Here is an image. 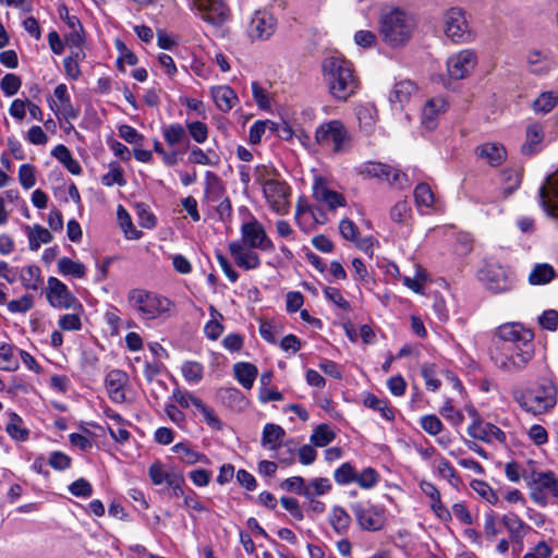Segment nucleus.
<instances>
[{"instance_id": "f257e3e1", "label": "nucleus", "mask_w": 558, "mask_h": 558, "mask_svg": "<svg viewBox=\"0 0 558 558\" xmlns=\"http://www.w3.org/2000/svg\"><path fill=\"white\" fill-rule=\"evenodd\" d=\"M533 338L534 333L519 323L500 325L490 348L492 360L502 371L524 368L534 355Z\"/></svg>"}, {"instance_id": "f03ea898", "label": "nucleus", "mask_w": 558, "mask_h": 558, "mask_svg": "<svg viewBox=\"0 0 558 558\" xmlns=\"http://www.w3.org/2000/svg\"><path fill=\"white\" fill-rule=\"evenodd\" d=\"M323 80L330 96L338 101H347L359 89V78L352 63L341 54H331L322 62Z\"/></svg>"}, {"instance_id": "7ed1b4c3", "label": "nucleus", "mask_w": 558, "mask_h": 558, "mask_svg": "<svg viewBox=\"0 0 558 558\" xmlns=\"http://www.w3.org/2000/svg\"><path fill=\"white\" fill-rule=\"evenodd\" d=\"M415 16L398 7L380 13L378 33L381 40L390 48L399 49L407 46L416 29Z\"/></svg>"}, {"instance_id": "20e7f679", "label": "nucleus", "mask_w": 558, "mask_h": 558, "mask_svg": "<svg viewBox=\"0 0 558 558\" xmlns=\"http://www.w3.org/2000/svg\"><path fill=\"white\" fill-rule=\"evenodd\" d=\"M269 170L265 166L255 168V182L262 186L263 195L269 208L277 215L284 216L290 211L291 187L284 181L269 178Z\"/></svg>"}, {"instance_id": "39448f33", "label": "nucleus", "mask_w": 558, "mask_h": 558, "mask_svg": "<svg viewBox=\"0 0 558 558\" xmlns=\"http://www.w3.org/2000/svg\"><path fill=\"white\" fill-rule=\"evenodd\" d=\"M128 302L145 320L169 316L173 306L169 299L141 288L132 289L128 293Z\"/></svg>"}, {"instance_id": "423d86ee", "label": "nucleus", "mask_w": 558, "mask_h": 558, "mask_svg": "<svg viewBox=\"0 0 558 558\" xmlns=\"http://www.w3.org/2000/svg\"><path fill=\"white\" fill-rule=\"evenodd\" d=\"M514 400L524 411L542 414L556 405L557 388L551 380L542 379L536 387L515 392Z\"/></svg>"}, {"instance_id": "0eeeda50", "label": "nucleus", "mask_w": 558, "mask_h": 558, "mask_svg": "<svg viewBox=\"0 0 558 558\" xmlns=\"http://www.w3.org/2000/svg\"><path fill=\"white\" fill-rule=\"evenodd\" d=\"M477 276L485 288L496 294L510 292L515 284L514 274L494 260H486Z\"/></svg>"}, {"instance_id": "6e6552de", "label": "nucleus", "mask_w": 558, "mask_h": 558, "mask_svg": "<svg viewBox=\"0 0 558 558\" xmlns=\"http://www.w3.org/2000/svg\"><path fill=\"white\" fill-rule=\"evenodd\" d=\"M316 143L333 153H343L350 142V135L340 120H330L322 123L315 131Z\"/></svg>"}, {"instance_id": "1a4fd4ad", "label": "nucleus", "mask_w": 558, "mask_h": 558, "mask_svg": "<svg viewBox=\"0 0 558 558\" xmlns=\"http://www.w3.org/2000/svg\"><path fill=\"white\" fill-rule=\"evenodd\" d=\"M349 507L361 530L376 532L384 527L386 523L384 508L372 504L369 500L354 501Z\"/></svg>"}, {"instance_id": "9d476101", "label": "nucleus", "mask_w": 558, "mask_h": 558, "mask_svg": "<svg viewBox=\"0 0 558 558\" xmlns=\"http://www.w3.org/2000/svg\"><path fill=\"white\" fill-rule=\"evenodd\" d=\"M529 486L531 499L541 507L549 504V496L558 499V476L553 471L534 472Z\"/></svg>"}, {"instance_id": "9b49d317", "label": "nucleus", "mask_w": 558, "mask_h": 558, "mask_svg": "<svg viewBox=\"0 0 558 558\" xmlns=\"http://www.w3.org/2000/svg\"><path fill=\"white\" fill-rule=\"evenodd\" d=\"M240 232V242L243 243V246L265 252H272L275 250L274 242L267 235L264 226L255 217H252L250 221L243 222Z\"/></svg>"}, {"instance_id": "f8f14e48", "label": "nucleus", "mask_w": 558, "mask_h": 558, "mask_svg": "<svg viewBox=\"0 0 558 558\" xmlns=\"http://www.w3.org/2000/svg\"><path fill=\"white\" fill-rule=\"evenodd\" d=\"M48 303L54 308L70 310L82 307L68 286L56 277H49L45 290Z\"/></svg>"}, {"instance_id": "ddd939ff", "label": "nucleus", "mask_w": 558, "mask_h": 558, "mask_svg": "<svg viewBox=\"0 0 558 558\" xmlns=\"http://www.w3.org/2000/svg\"><path fill=\"white\" fill-rule=\"evenodd\" d=\"M444 32L454 43H464L469 39V25L465 11L460 7H452L444 13Z\"/></svg>"}, {"instance_id": "4468645a", "label": "nucleus", "mask_w": 558, "mask_h": 558, "mask_svg": "<svg viewBox=\"0 0 558 558\" xmlns=\"http://www.w3.org/2000/svg\"><path fill=\"white\" fill-rule=\"evenodd\" d=\"M360 173L368 178L387 180L391 185L398 189L409 186L407 174L400 170L381 162H365L360 167Z\"/></svg>"}, {"instance_id": "2eb2a0df", "label": "nucleus", "mask_w": 558, "mask_h": 558, "mask_svg": "<svg viewBox=\"0 0 558 558\" xmlns=\"http://www.w3.org/2000/svg\"><path fill=\"white\" fill-rule=\"evenodd\" d=\"M192 4L214 26H221L230 19V9L222 0H192Z\"/></svg>"}, {"instance_id": "dca6fc26", "label": "nucleus", "mask_w": 558, "mask_h": 558, "mask_svg": "<svg viewBox=\"0 0 558 558\" xmlns=\"http://www.w3.org/2000/svg\"><path fill=\"white\" fill-rule=\"evenodd\" d=\"M477 64V56L472 49H463L451 54L447 60V71L451 78L463 80Z\"/></svg>"}, {"instance_id": "f3484780", "label": "nucleus", "mask_w": 558, "mask_h": 558, "mask_svg": "<svg viewBox=\"0 0 558 558\" xmlns=\"http://www.w3.org/2000/svg\"><path fill=\"white\" fill-rule=\"evenodd\" d=\"M529 73L546 76L557 68V62L549 49H530L525 56Z\"/></svg>"}, {"instance_id": "a211bd4d", "label": "nucleus", "mask_w": 558, "mask_h": 558, "mask_svg": "<svg viewBox=\"0 0 558 558\" xmlns=\"http://www.w3.org/2000/svg\"><path fill=\"white\" fill-rule=\"evenodd\" d=\"M276 19L267 11H255L247 26V34L252 39H268L276 29Z\"/></svg>"}, {"instance_id": "6ab92c4d", "label": "nucleus", "mask_w": 558, "mask_h": 558, "mask_svg": "<svg viewBox=\"0 0 558 558\" xmlns=\"http://www.w3.org/2000/svg\"><path fill=\"white\" fill-rule=\"evenodd\" d=\"M228 248L238 267L244 270H253L260 267L262 262L259 255L254 251L255 248L243 246V243L239 240L230 242Z\"/></svg>"}, {"instance_id": "aec40b11", "label": "nucleus", "mask_w": 558, "mask_h": 558, "mask_svg": "<svg viewBox=\"0 0 558 558\" xmlns=\"http://www.w3.org/2000/svg\"><path fill=\"white\" fill-rule=\"evenodd\" d=\"M539 204L546 214L558 220V172L547 179L538 191Z\"/></svg>"}, {"instance_id": "412c9836", "label": "nucleus", "mask_w": 558, "mask_h": 558, "mask_svg": "<svg viewBox=\"0 0 558 558\" xmlns=\"http://www.w3.org/2000/svg\"><path fill=\"white\" fill-rule=\"evenodd\" d=\"M128 381L129 376L123 371L112 369L107 374L105 385L112 402L123 403L125 401V386Z\"/></svg>"}, {"instance_id": "4be33fe9", "label": "nucleus", "mask_w": 558, "mask_h": 558, "mask_svg": "<svg viewBox=\"0 0 558 558\" xmlns=\"http://www.w3.org/2000/svg\"><path fill=\"white\" fill-rule=\"evenodd\" d=\"M545 138L544 126L541 122H530L525 129V141L521 146V153L533 156L543 149Z\"/></svg>"}, {"instance_id": "5701e85b", "label": "nucleus", "mask_w": 558, "mask_h": 558, "mask_svg": "<svg viewBox=\"0 0 558 558\" xmlns=\"http://www.w3.org/2000/svg\"><path fill=\"white\" fill-rule=\"evenodd\" d=\"M468 434L477 440L484 442H492L497 440L499 442L506 441V434L496 425L492 423L483 424L481 421L475 420L469 427Z\"/></svg>"}, {"instance_id": "b1692460", "label": "nucleus", "mask_w": 558, "mask_h": 558, "mask_svg": "<svg viewBox=\"0 0 558 558\" xmlns=\"http://www.w3.org/2000/svg\"><path fill=\"white\" fill-rule=\"evenodd\" d=\"M500 521L507 530L509 539L512 542V544L523 547V538L531 530V526L513 512L504 514Z\"/></svg>"}, {"instance_id": "393cba45", "label": "nucleus", "mask_w": 558, "mask_h": 558, "mask_svg": "<svg viewBox=\"0 0 558 558\" xmlns=\"http://www.w3.org/2000/svg\"><path fill=\"white\" fill-rule=\"evenodd\" d=\"M448 108V102L444 97H435L428 99L422 110V124L428 130L436 129L438 117L444 113Z\"/></svg>"}, {"instance_id": "a878e982", "label": "nucleus", "mask_w": 558, "mask_h": 558, "mask_svg": "<svg viewBox=\"0 0 558 558\" xmlns=\"http://www.w3.org/2000/svg\"><path fill=\"white\" fill-rule=\"evenodd\" d=\"M178 454L180 462L193 465L196 463L209 464L210 460L208 457L197 450L187 441L175 444L172 449Z\"/></svg>"}, {"instance_id": "bb28decb", "label": "nucleus", "mask_w": 558, "mask_h": 558, "mask_svg": "<svg viewBox=\"0 0 558 558\" xmlns=\"http://www.w3.org/2000/svg\"><path fill=\"white\" fill-rule=\"evenodd\" d=\"M476 155L492 167H496L506 159L507 151L499 143H485L476 148Z\"/></svg>"}, {"instance_id": "cd10ccee", "label": "nucleus", "mask_w": 558, "mask_h": 558, "mask_svg": "<svg viewBox=\"0 0 558 558\" xmlns=\"http://www.w3.org/2000/svg\"><path fill=\"white\" fill-rule=\"evenodd\" d=\"M210 94L217 108L222 112L230 111L238 100V96L234 90L227 85L211 87Z\"/></svg>"}, {"instance_id": "c85d7f7f", "label": "nucleus", "mask_w": 558, "mask_h": 558, "mask_svg": "<svg viewBox=\"0 0 558 558\" xmlns=\"http://www.w3.org/2000/svg\"><path fill=\"white\" fill-rule=\"evenodd\" d=\"M355 114L360 129L367 135L372 134L377 121V109L375 106L369 102L359 105L355 108Z\"/></svg>"}, {"instance_id": "c756f323", "label": "nucleus", "mask_w": 558, "mask_h": 558, "mask_svg": "<svg viewBox=\"0 0 558 558\" xmlns=\"http://www.w3.org/2000/svg\"><path fill=\"white\" fill-rule=\"evenodd\" d=\"M314 197L317 202L324 203L331 210L347 205L345 198L341 193L332 191L324 184L314 186Z\"/></svg>"}, {"instance_id": "7c9ffc66", "label": "nucleus", "mask_w": 558, "mask_h": 558, "mask_svg": "<svg viewBox=\"0 0 558 558\" xmlns=\"http://www.w3.org/2000/svg\"><path fill=\"white\" fill-rule=\"evenodd\" d=\"M161 133L165 142L170 147L184 144L186 147L190 145V137L186 129L180 123H171L161 128Z\"/></svg>"}, {"instance_id": "2f4dec72", "label": "nucleus", "mask_w": 558, "mask_h": 558, "mask_svg": "<svg viewBox=\"0 0 558 558\" xmlns=\"http://www.w3.org/2000/svg\"><path fill=\"white\" fill-rule=\"evenodd\" d=\"M58 13L60 19L68 25L71 29V33L66 37L68 43L77 44L83 43V26L80 20L75 15H71L69 9L65 4H60L58 7Z\"/></svg>"}, {"instance_id": "473e14b6", "label": "nucleus", "mask_w": 558, "mask_h": 558, "mask_svg": "<svg viewBox=\"0 0 558 558\" xmlns=\"http://www.w3.org/2000/svg\"><path fill=\"white\" fill-rule=\"evenodd\" d=\"M53 95L57 98V100L60 102V106L58 107V111L56 112L57 117L59 118V112L63 116L65 119H76L78 117V110L74 109L71 97L68 93V87L65 84H59L56 86L53 90Z\"/></svg>"}, {"instance_id": "72a5a7b5", "label": "nucleus", "mask_w": 558, "mask_h": 558, "mask_svg": "<svg viewBox=\"0 0 558 558\" xmlns=\"http://www.w3.org/2000/svg\"><path fill=\"white\" fill-rule=\"evenodd\" d=\"M557 277L555 268L548 263L535 264L529 274L527 281L531 286H544Z\"/></svg>"}, {"instance_id": "f704fd0d", "label": "nucleus", "mask_w": 558, "mask_h": 558, "mask_svg": "<svg viewBox=\"0 0 558 558\" xmlns=\"http://www.w3.org/2000/svg\"><path fill=\"white\" fill-rule=\"evenodd\" d=\"M284 429L277 424L267 423L263 428L262 446L271 450H281V441L284 437Z\"/></svg>"}, {"instance_id": "c9c22d12", "label": "nucleus", "mask_w": 558, "mask_h": 558, "mask_svg": "<svg viewBox=\"0 0 558 558\" xmlns=\"http://www.w3.org/2000/svg\"><path fill=\"white\" fill-rule=\"evenodd\" d=\"M236 380L245 389H251L257 376V367L247 362H239L233 365Z\"/></svg>"}, {"instance_id": "e433bc0d", "label": "nucleus", "mask_w": 558, "mask_h": 558, "mask_svg": "<svg viewBox=\"0 0 558 558\" xmlns=\"http://www.w3.org/2000/svg\"><path fill=\"white\" fill-rule=\"evenodd\" d=\"M51 155L58 161H60L70 173L75 174V175H78L82 173L81 165L78 163V161L76 159H74L72 157L70 149L66 146H64L63 144L57 145L51 150Z\"/></svg>"}, {"instance_id": "4c0bfd02", "label": "nucleus", "mask_w": 558, "mask_h": 558, "mask_svg": "<svg viewBox=\"0 0 558 558\" xmlns=\"http://www.w3.org/2000/svg\"><path fill=\"white\" fill-rule=\"evenodd\" d=\"M9 436L15 441H26L29 438V430L24 426L20 415L14 412L9 413V421L5 426Z\"/></svg>"}, {"instance_id": "58836bf2", "label": "nucleus", "mask_w": 558, "mask_h": 558, "mask_svg": "<svg viewBox=\"0 0 558 558\" xmlns=\"http://www.w3.org/2000/svg\"><path fill=\"white\" fill-rule=\"evenodd\" d=\"M329 522L333 531L337 534L342 535L345 534L350 527L351 517L344 508L335 506L330 511Z\"/></svg>"}, {"instance_id": "ea45409f", "label": "nucleus", "mask_w": 558, "mask_h": 558, "mask_svg": "<svg viewBox=\"0 0 558 558\" xmlns=\"http://www.w3.org/2000/svg\"><path fill=\"white\" fill-rule=\"evenodd\" d=\"M416 207L421 213H428L434 207L435 196L427 183H420L414 190Z\"/></svg>"}, {"instance_id": "a19ab883", "label": "nucleus", "mask_w": 558, "mask_h": 558, "mask_svg": "<svg viewBox=\"0 0 558 558\" xmlns=\"http://www.w3.org/2000/svg\"><path fill=\"white\" fill-rule=\"evenodd\" d=\"M331 488L332 485L327 477L311 478L305 483L304 497L306 499H314L328 494Z\"/></svg>"}, {"instance_id": "79ce46f5", "label": "nucleus", "mask_w": 558, "mask_h": 558, "mask_svg": "<svg viewBox=\"0 0 558 558\" xmlns=\"http://www.w3.org/2000/svg\"><path fill=\"white\" fill-rule=\"evenodd\" d=\"M415 92L416 85L412 81H400L395 84L393 89L389 95V100L392 104L398 102L402 105L407 102Z\"/></svg>"}, {"instance_id": "37998d69", "label": "nucleus", "mask_w": 558, "mask_h": 558, "mask_svg": "<svg viewBox=\"0 0 558 558\" xmlns=\"http://www.w3.org/2000/svg\"><path fill=\"white\" fill-rule=\"evenodd\" d=\"M20 279L25 289L37 291L43 281L41 270L37 265L26 266L21 270Z\"/></svg>"}, {"instance_id": "c03bdc74", "label": "nucleus", "mask_w": 558, "mask_h": 558, "mask_svg": "<svg viewBox=\"0 0 558 558\" xmlns=\"http://www.w3.org/2000/svg\"><path fill=\"white\" fill-rule=\"evenodd\" d=\"M58 271L62 276H72L80 279L86 276V267L83 263L65 256L58 260Z\"/></svg>"}, {"instance_id": "a18cd8bd", "label": "nucleus", "mask_w": 558, "mask_h": 558, "mask_svg": "<svg viewBox=\"0 0 558 558\" xmlns=\"http://www.w3.org/2000/svg\"><path fill=\"white\" fill-rule=\"evenodd\" d=\"M28 230V242L31 251H38L41 244H47L52 241V234L50 231L40 225H35L33 229L31 227H26Z\"/></svg>"}, {"instance_id": "49530a36", "label": "nucleus", "mask_w": 558, "mask_h": 558, "mask_svg": "<svg viewBox=\"0 0 558 558\" xmlns=\"http://www.w3.org/2000/svg\"><path fill=\"white\" fill-rule=\"evenodd\" d=\"M389 216L392 222L408 226L412 220V208L407 201L397 202L389 211Z\"/></svg>"}, {"instance_id": "de8ad7c7", "label": "nucleus", "mask_w": 558, "mask_h": 558, "mask_svg": "<svg viewBox=\"0 0 558 558\" xmlns=\"http://www.w3.org/2000/svg\"><path fill=\"white\" fill-rule=\"evenodd\" d=\"M558 105V94L554 92H543L533 101L532 108L534 112L546 114Z\"/></svg>"}, {"instance_id": "09e8293b", "label": "nucleus", "mask_w": 558, "mask_h": 558, "mask_svg": "<svg viewBox=\"0 0 558 558\" xmlns=\"http://www.w3.org/2000/svg\"><path fill=\"white\" fill-rule=\"evenodd\" d=\"M148 475L154 485H161L163 483L168 485L175 476H178V474L168 472L159 460L154 461L149 465Z\"/></svg>"}, {"instance_id": "8fccbe9b", "label": "nucleus", "mask_w": 558, "mask_h": 558, "mask_svg": "<svg viewBox=\"0 0 558 558\" xmlns=\"http://www.w3.org/2000/svg\"><path fill=\"white\" fill-rule=\"evenodd\" d=\"M209 314L211 319L206 323L204 333L208 339L217 340L223 332V325L220 323L223 317L213 305L209 306Z\"/></svg>"}, {"instance_id": "3c124183", "label": "nucleus", "mask_w": 558, "mask_h": 558, "mask_svg": "<svg viewBox=\"0 0 558 558\" xmlns=\"http://www.w3.org/2000/svg\"><path fill=\"white\" fill-rule=\"evenodd\" d=\"M117 216L119 223L128 239L137 240L142 236V231H138L133 227L131 216L122 205L118 206Z\"/></svg>"}, {"instance_id": "603ef678", "label": "nucleus", "mask_w": 558, "mask_h": 558, "mask_svg": "<svg viewBox=\"0 0 558 558\" xmlns=\"http://www.w3.org/2000/svg\"><path fill=\"white\" fill-rule=\"evenodd\" d=\"M181 372L187 383L196 385L203 379L204 366L199 362L186 361L182 364Z\"/></svg>"}, {"instance_id": "864d4df0", "label": "nucleus", "mask_w": 558, "mask_h": 558, "mask_svg": "<svg viewBox=\"0 0 558 558\" xmlns=\"http://www.w3.org/2000/svg\"><path fill=\"white\" fill-rule=\"evenodd\" d=\"M356 470L350 462L342 463L333 472L335 482L340 486L355 483Z\"/></svg>"}, {"instance_id": "5fc2aeb1", "label": "nucleus", "mask_w": 558, "mask_h": 558, "mask_svg": "<svg viewBox=\"0 0 558 558\" xmlns=\"http://www.w3.org/2000/svg\"><path fill=\"white\" fill-rule=\"evenodd\" d=\"M380 480L379 473L373 468H365L356 472L355 483L363 489L374 488Z\"/></svg>"}, {"instance_id": "6e6d98bb", "label": "nucleus", "mask_w": 558, "mask_h": 558, "mask_svg": "<svg viewBox=\"0 0 558 558\" xmlns=\"http://www.w3.org/2000/svg\"><path fill=\"white\" fill-rule=\"evenodd\" d=\"M364 405L374 411L379 412L381 417H384L387 421H392L395 418V414L392 410L388 408L387 402L385 400L377 398L375 395L369 393L364 399Z\"/></svg>"}, {"instance_id": "4d7b16f0", "label": "nucleus", "mask_w": 558, "mask_h": 558, "mask_svg": "<svg viewBox=\"0 0 558 558\" xmlns=\"http://www.w3.org/2000/svg\"><path fill=\"white\" fill-rule=\"evenodd\" d=\"M185 129L187 135L197 144H203L208 138V126L202 121L187 122Z\"/></svg>"}, {"instance_id": "13d9d810", "label": "nucleus", "mask_w": 558, "mask_h": 558, "mask_svg": "<svg viewBox=\"0 0 558 558\" xmlns=\"http://www.w3.org/2000/svg\"><path fill=\"white\" fill-rule=\"evenodd\" d=\"M335 438V432L327 424H320L312 434L311 441L317 447H325Z\"/></svg>"}, {"instance_id": "bf43d9fd", "label": "nucleus", "mask_w": 558, "mask_h": 558, "mask_svg": "<svg viewBox=\"0 0 558 558\" xmlns=\"http://www.w3.org/2000/svg\"><path fill=\"white\" fill-rule=\"evenodd\" d=\"M470 486L474 492H476L484 500H486L490 505L497 504L498 496L486 482L481 480H473Z\"/></svg>"}, {"instance_id": "052dcab7", "label": "nucleus", "mask_w": 558, "mask_h": 558, "mask_svg": "<svg viewBox=\"0 0 558 558\" xmlns=\"http://www.w3.org/2000/svg\"><path fill=\"white\" fill-rule=\"evenodd\" d=\"M101 183L105 186H112L114 184L119 186L125 185L126 181L121 167L117 163H111L109 171L101 177Z\"/></svg>"}, {"instance_id": "680f3d73", "label": "nucleus", "mask_w": 558, "mask_h": 558, "mask_svg": "<svg viewBox=\"0 0 558 558\" xmlns=\"http://www.w3.org/2000/svg\"><path fill=\"white\" fill-rule=\"evenodd\" d=\"M171 398L180 404V407L187 409L191 405H194L196 409L201 407V403L203 402L199 398L195 397L190 391L181 390L180 388H175L172 391Z\"/></svg>"}, {"instance_id": "e2e57ef3", "label": "nucleus", "mask_w": 558, "mask_h": 558, "mask_svg": "<svg viewBox=\"0 0 558 558\" xmlns=\"http://www.w3.org/2000/svg\"><path fill=\"white\" fill-rule=\"evenodd\" d=\"M420 424H421V427L423 428V430L432 436H436V435L440 434V432L444 428L442 422L435 414L423 415L420 418Z\"/></svg>"}, {"instance_id": "0e129e2a", "label": "nucleus", "mask_w": 558, "mask_h": 558, "mask_svg": "<svg viewBox=\"0 0 558 558\" xmlns=\"http://www.w3.org/2000/svg\"><path fill=\"white\" fill-rule=\"evenodd\" d=\"M47 463L56 471H65L71 466L72 459L66 453L56 450L49 453Z\"/></svg>"}, {"instance_id": "69168bd1", "label": "nucleus", "mask_w": 558, "mask_h": 558, "mask_svg": "<svg viewBox=\"0 0 558 558\" xmlns=\"http://www.w3.org/2000/svg\"><path fill=\"white\" fill-rule=\"evenodd\" d=\"M17 368V362L13 356V348L10 344L0 345V369L2 371H15Z\"/></svg>"}, {"instance_id": "338daca9", "label": "nucleus", "mask_w": 558, "mask_h": 558, "mask_svg": "<svg viewBox=\"0 0 558 558\" xmlns=\"http://www.w3.org/2000/svg\"><path fill=\"white\" fill-rule=\"evenodd\" d=\"M274 123L269 120L263 121L257 120L255 121L251 128H250V134H248V141L251 144L256 145L260 143L263 135L266 132V129L269 128L270 130H274Z\"/></svg>"}, {"instance_id": "774afa93", "label": "nucleus", "mask_w": 558, "mask_h": 558, "mask_svg": "<svg viewBox=\"0 0 558 558\" xmlns=\"http://www.w3.org/2000/svg\"><path fill=\"white\" fill-rule=\"evenodd\" d=\"M19 181L25 190L32 189L36 184L35 167L31 163H23L19 169Z\"/></svg>"}]
</instances>
